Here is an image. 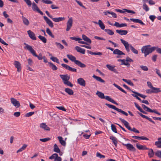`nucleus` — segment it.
<instances>
[{"label":"nucleus","instance_id":"1","mask_svg":"<svg viewBox=\"0 0 161 161\" xmlns=\"http://www.w3.org/2000/svg\"><path fill=\"white\" fill-rule=\"evenodd\" d=\"M67 56L71 61L74 62L75 64L80 67L81 68H85L86 67L85 64L82 63L80 61L78 60H76L75 57L72 55L67 54Z\"/></svg>","mask_w":161,"mask_h":161},{"label":"nucleus","instance_id":"2","mask_svg":"<svg viewBox=\"0 0 161 161\" xmlns=\"http://www.w3.org/2000/svg\"><path fill=\"white\" fill-rule=\"evenodd\" d=\"M155 47H152L151 48H148L147 46L143 47L141 49L142 52L145 54V56L146 57L150 53H151L155 50Z\"/></svg>","mask_w":161,"mask_h":161},{"label":"nucleus","instance_id":"3","mask_svg":"<svg viewBox=\"0 0 161 161\" xmlns=\"http://www.w3.org/2000/svg\"><path fill=\"white\" fill-rule=\"evenodd\" d=\"M121 43L123 44L125 47L126 50L127 52H129L130 51V48L132 47V46L129 44L128 42L123 39H120Z\"/></svg>","mask_w":161,"mask_h":161},{"label":"nucleus","instance_id":"4","mask_svg":"<svg viewBox=\"0 0 161 161\" xmlns=\"http://www.w3.org/2000/svg\"><path fill=\"white\" fill-rule=\"evenodd\" d=\"M123 10L124 11L122 10L119 9H115L114 10L117 12L122 13H124L125 12L130 13H132L133 14H135L136 13L135 12L132 10L127 9H123Z\"/></svg>","mask_w":161,"mask_h":161},{"label":"nucleus","instance_id":"5","mask_svg":"<svg viewBox=\"0 0 161 161\" xmlns=\"http://www.w3.org/2000/svg\"><path fill=\"white\" fill-rule=\"evenodd\" d=\"M73 24V19L72 17L70 18L67 23V28L66 31H69L71 27Z\"/></svg>","mask_w":161,"mask_h":161},{"label":"nucleus","instance_id":"6","mask_svg":"<svg viewBox=\"0 0 161 161\" xmlns=\"http://www.w3.org/2000/svg\"><path fill=\"white\" fill-rule=\"evenodd\" d=\"M11 103L16 107L18 108L19 107L20 104L19 102L17 100L13 97L10 98Z\"/></svg>","mask_w":161,"mask_h":161},{"label":"nucleus","instance_id":"7","mask_svg":"<svg viewBox=\"0 0 161 161\" xmlns=\"http://www.w3.org/2000/svg\"><path fill=\"white\" fill-rule=\"evenodd\" d=\"M32 9L34 11H37L42 15L43 14V13L39 9L37 5L34 2L32 3Z\"/></svg>","mask_w":161,"mask_h":161},{"label":"nucleus","instance_id":"8","mask_svg":"<svg viewBox=\"0 0 161 161\" xmlns=\"http://www.w3.org/2000/svg\"><path fill=\"white\" fill-rule=\"evenodd\" d=\"M122 144L124 146H126L127 148L129 150L132 151H136V150L135 148L133 147V146L132 144L130 143L125 144L123 143H122Z\"/></svg>","mask_w":161,"mask_h":161},{"label":"nucleus","instance_id":"9","mask_svg":"<svg viewBox=\"0 0 161 161\" xmlns=\"http://www.w3.org/2000/svg\"><path fill=\"white\" fill-rule=\"evenodd\" d=\"M60 78L62 79L64 83V82H66L69 80L70 78V77L67 75H59Z\"/></svg>","mask_w":161,"mask_h":161},{"label":"nucleus","instance_id":"10","mask_svg":"<svg viewBox=\"0 0 161 161\" xmlns=\"http://www.w3.org/2000/svg\"><path fill=\"white\" fill-rule=\"evenodd\" d=\"M27 33L29 37L32 40H36V38L35 36V33L32 32L31 31L29 30L27 31Z\"/></svg>","mask_w":161,"mask_h":161},{"label":"nucleus","instance_id":"11","mask_svg":"<svg viewBox=\"0 0 161 161\" xmlns=\"http://www.w3.org/2000/svg\"><path fill=\"white\" fill-rule=\"evenodd\" d=\"M31 53L33 56L37 57L39 60H42L43 58V56H42V54L41 53H39L38 55L36 54L34 50H32V51H31Z\"/></svg>","mask_w":161,"mask_h":161},{"label":"nucleus","instance_id":"12","mask_svg":"<svg viewBox=\"0 0 161 161\" xmlns=\"http://www.w3.org/2000/svg\"><path fill=\"white\" fill-rule=\"evenodd\" d=\"M14 65L15 67L17 69V71L18 72H19L21 71V67L20 63L17 61H15L14 62Z\"/></svg>","mask_w":161,"mask_h":161},{"label":"nucleus","instance_id":"13","mask_svg":"<svg viewBox=\"0 0 161 161\" xmlns=\"http://www.w3.org/2000/svg\"><path fill=\"white\" fill-rule=\"evenodd\" d=\"M115 66L112 65L110 64L106 65V67L108 69L116 73H118V72L117 70L114 68Z\"/></svg>","mask_w":161,"mask_h":161},{"label":"nucleus","instance_id":"14","mask_svg":"<svg viewBox=\"0 0 161 161\" xmlns=\"http://www.w3.org/2000/svg\"><path fill=\"white\" fill-rule=\"evenodd\" d=\"M43 18L45 20L47 24L49 26L53 28V25L52 21L47 16H44Z\"/></svg>","mask_w":161,"mask_h":161},{"label":"nucleus","instance_id":"15","mask_svg":"<svg viewBox=\"0 0 161 161\" xmlns=\"http://www.w3.org/2000/svg\"><path fill=\"white\" fill-rule=\"evenodd\" d=\"M77 82L78 84L83 86H85L86 85L85 81L83 78H80L78 79Z\"/></svg>","mask_w":161,"mask_h":161},{"label":"nucleus","instance_id":"16","mask_svg":"<svg viewBox=\"0 0 161 161\" xmlns=\"http://www.w3.org/2000/svg\"><path fill=\"white\" fill-rule=\"evenodd\" d=\"M116 31L120 35H125L128 33V31L125 30H116Z\"/></svg>","mask_w":161,"mask_h":161},{"label":"nucleus","instance_id":"17","mask_svg":"<svg viewBox=\"0 0 161 161\" xmlns=\"http://www.w3.org/2000/svg\"><path fill=\"white\" fill-rule=\"evenodd\" d=\"M75 49L76 50L77 52H79L82 54H85V50L84 49L82 48L79 46H76Z\"/></svg>","mask_w":161,"mask_h":161},{"label":"nucleus","instance_id":"18","mask_svg":"<svg viewBox=\"0 0 161 161\" xmlns=\"http://www.w3.org/2000/svg\"><path fill=\"white\" fill-rule=\"evenodd\" d=\"M130 20L134 22L139 23L142 25H145L144 23L141 20L138 19L131 18Z\"/></svg>","mask_w":161,"mask_h":161},{"label":"nucleus","instance_id":"19","mask_svg":"<svg viewBox=\"0 0 161 161\" xmlns=\"http://www.w3.org/2000/svg\"><path fill=\"white\" fill-rule=\"evenodd\" d=\"M113 53L118 55H125L124 53L118 49H115L113 51Z\"/></svg>","mask_w":161,"mask_h":161},{"label":"nucleus","instance_id":"20","mask_svg":"<svg viewBox=\"0 0 161 161\" xmlns=\"http://www.w3.org/2000/svg\"><path fill=\"white\" fill-rule=\"evenodd\" d=\"M40 127L44 130L49 131L50 130V128L46 125L45 123H42L40 124Z\"/></svg>","mask_w":161,"mask_h":161},{"label":"nucleus","instance_id":"21","mask_svg":"<svg viewBox=\"0 0 161 161\" xmlns=\"http://www.w3.org/2000/svg\"><path fill=\"white\" fill-rule=\"evenodd\" d=\"M138 114L142 117L148 120L150 122H151L155 124V122L153 121L152 120V119L148 117L145 115L143 114H142L141 113H139Z\"/></svg>","mask_w":161,"mask_h":161},{"label":"nucleus","instance_id":"22","mask_svg":"<svg viewBox=\"0 0 161 161\" xmlns=\"http://www.w3.org/2000/svg\"><path fill=\"white\" fill-rule=\"evenodd\" d=\"M53 21L56 22H58L61 21H62L64 20L65 18L64 17H59L56 18H53L52 17V18L51 19Z\"/></svg>","mask_w":161,"mask_h":161},{"label":"nucleus","instance_id":"23","mask_svg":"<svg viewBox=\"0 0 161 161\" xmlns=\"http://www.w3.org/2000/svg\"><path fill=\"white\" fill-rule=\"evenodd\" d=\"M82 38L85 41L87 42L89 44H91L92 43V41L88 37L86 36L85 35H82Z\"/></svg>","mask_w":161,"mask_h":161},{"label":"nucleus","instance_id":"24","mask_svg":"<svg viewBox=\"0 0 161 161\" xmlns=\"http://www.w3.org/2000/svg\"><path fill=\"white\" fill-rule=\"evenodd\" d=\"M92 77L97 81L101 83H104L105 82V81L102 79L100 77L96 76L94 75H93Z\"/></svg>","mask_w":161,"mask_h":161},{"label":"nucleus","instance_id":"25","mask_svg":"<svg viewBox=\"0 0 161 161\" xmlns=\"http://www.w3.org/2000/svg\"><path fill=\"white\" fill-rule=\"evenodd\" d=\"M96 95L100 98L101 99H105L106 96H105L104 94L101 92L97 91L96 93Z\"/></svg>","mask_w":161,"mask_h":161},{"label":"nucleus","instance_id":"26","mask_svg":"<svg viewBox=\"0 0 161 161\" xmlns=\"http://www.w3.org/2000/svg\"><path fill=\"white\" fill-rule=\"evenodd\" d=\"M103 13L105 15H108V14H110L112 15L113 17L114 18H117V15L116 14L113 12H110L109 11H107L103 12Z\"/></svg>","mask_w":161,"mask_h":161},{"label":"nucleus","instance_id":"27","mask_svg":"<svg viewBox=\"0 0 161 161\" xmlns=\"http://www.w3.org/2000/svg\"><path fill=\"white\" fill-rule=\"evenodd\" d=\"M58 138L59 140L60 143L63 146H65L66 145L65 141L63 140V138L62 136H58Z\"/></svg>","mask_w":161,"mask_h":161},{"label":"nucleus","instance_id":"28","mask_svg":"<svg viewBox=\"0 0 161 161\" xmlns=\"http://www.w3.org/2000/svg\"><path fill=\"white\" fill-rule=\"evenodd\" d=\"M106 99L116 105H118L117 103L115 102L113 99L110 97L109 96H106Z\"/></svg>","mask_w":161,"mask_h":161},{"label":"nucleus","instance_id":"29","mask_svg":"<svg viewBox=\"0 0 161 161\" xmlns=\"http://www.w3.org/2000/svg\"><path fill=\"white\" fill-rule=\"evenodd\" d=\"M110 139L112 140V142L114 144V145L116 146L117 143V138L113 136H110L109 137Z\"/></svg>","mask_w":161,"mask_h":161},{"label":"nucleus","instance_id":"30","mask_svg":"<svg viewBox=\"0 0 161 161\" xmlns=\"http://www.w3.org/2000/svg\"><path fill=\"white\" fill-rule=\"evenodd\" d=\"M87 52L88 53L91 55H98L99 56H101L102 55V53L100 52H93L87 50Z\"/></svg>","mask_w":161,"mask_h":161},{"label":"nucleus","instance_id":"31","mask_svg":"<svg viewBox=\"0 0 161 161\" xmlns=\"http://www.w3.org/2000/svg\"><path fill=\"white\" fill-rule=\"evenodd\" d=\"M98 25H99L101 29L103 30H104L105 26L101 20H99L98 21Z\"/></svg>","mask_w":161,"mask_h":161},{"label":"nucleus","instance_id":"32","mask_svg":"<svg viewBox=\"0 0 161 161\" xmlns=\"http://www.w3.org/2000/svg\"><path fill=\"white\" fill-rule=\"evenodd\" d=\"M65 91L69 95H73L74 94L73 91L69 88H66L65 89Z\"/></svg>","mask_w":161,"mask_h":161},{"label":"nucleus","instance_id":"33","mask_svg":"<svg viewBox=\"0 0 161 161\" xmlns=\"http://www.w3.org/2000/svg\"><path fill=\"white\" fill-rule=\"evenodd\" d=\"M119 120L124 124L125 127L127 128V127L129 126V123L128 122H127L124 119H123L121 118H119Z\"/></svg>","mask_w":161,"mask_h":161},{"label":"nucleus","instance_id":"34","mask_svg":"<svg viewBox=\"0 0 161 161\" xmlns=\"http://www.w3.org/2000/svg\"><path fill=\"white\" fill-rule=\"evenodd\" d=\"M152 89L153 93H158L161 92V90H160V88H156L153 87Z\"/></svg>","mask_w":161,"mask_h":161},{"label":"nucleus","instance_id":"35","mask_svg":"<svg viewBox=\"0 0 161 161\" xmlns=\"http://www.w3.org/2000/svg\"><path fill=\"white\" fill-rule=\"evenodd\" d=\"M48 64L49 65L50 67L53 70H56L58 69L57 67L54 65L53 63L51 62H49Z\"/></svg>","mask_w":161,"mask_h":161},{"label":"nucleus","instance_id":"36","mask_svg":"<svg viewBox=\"0 0 161 161\" xmlns=\"http://www.w3.org/2000/svg\"><path fill=\"white\" fill-rule=\"evenodd\" d=\"M105 105L107 106L108 107L114 109V110H116L117 111H118L119 109V108H116L115 106L111 104H109L108 103H106Z\"/></svg>","mask_w":161,"mask_h":161},{"label":"nucleus","instance_id":"37","mask_svg":"<svg viewBox=\"0 0 161 161\" xmlns=\"http://www.w3.org/2000/svg\"><path fill=\"white\" fill-rule=\"evenodd\" d=\"M53 151L57 153H59L60 152V150L56 144H55L53 146Z\"/></svg>","mask_w":161,"mask_h":161},{"label":"nucleus","instance_id":"38","mask_svg":"<svg viewBox=\"0 0 161 161\" xmlns=\"http://www.w3.org/2000/svg\"><path fill=\"white\" fill-rule=\"evenodd\" d=\"M22 18L24 24L26 25H28L29 23L28 19L23 16H22Z\"/></svg>","mask_w":161,"mask_h":161},{"label":"nucleus","instance_id":"39","mask_svg":"<svg viewBox=\"0 0 161 161\" xmlns=\"http://www.w3.org/2000/svg\"><path fill=\"white\" fill-rule=\"evenodd\" d=\"M24 44L25 45V48H26L28 50H29L31 53L32 51V50H33L34 49L32 48L31 46L28 45V44L25 43Z\"/></svg>","mask_w":161,"mask_h":161},{"label":"nucleus","instance_id":"40","mask_svg":"<svg viewBox=\"0 0 161 161\" xmlns=\"http://www.w3.org/2000/svg\"><path fill=\"white\" fill-rule=\"evenodd\" d=\"M132 92L134 93L137 94L139 97H140L142 98H143L144 99H145L146 98V97H147V96L146 95H143L142 94H140L139 93H138L137 92H135L134 91H132Z\"/></svg>","mask_w":161,"mask_h":161},{"label":"nucleus","instance_id":"41","mask_svg":"<svg viewBox=\"0 0 161 161\" xmlns=\"http://www.w3.org/2000/svg\"><path fill=\"white\" fill-rule=\"evenodd\" d=\"M154 152L153 150L152 149H149V151L148 152V155L150 158H152L153 157L154 155Z\"/></svg>","mask_w":161,"mask_h":161},{"label":"nucleus","instance_id":"42","mask_svg":"<svg viewBox=\"0 0 161 161\" xmlns=\"http://www.w3.org/2000/svg\"><path fill=\"white\" fill-rule=\"evenodd\" d=\"M104 31L109 35H113L114 34V32L111 30L108 29H105Z\"/></svg>","mask_w":161,"mask_h":161},{"label":"nucleus","instance_id":"43","mask_svg":"<svg viewBox=\"0 0 161 161\" xmlns=\"http://www.w3.org/2000/svg\"><path fill=\"white\" fill-rule=\"evenodd\" d=\"M38 38L41 40L44 43H46L47 42V39L44 36L39 35L38 36Z\"/></svg>","mask_w":161,"mask_h":161},{"label":"nucleus","instance_id":"44","mask_svg":"<svg viewBox=\"0 0 161 161\" xmlns=\"http://www.w3.org/2000/svg\"><path fill=\"white\" fill-rule=\"evenodd\" d=\"M121 64L126 65L128 67H129L130 66V64L127 62L126 59H122V60H121Z\"/></svg>","mask_w":161,"mask_h":161},{"label":"nucleus","instance_id":"45","mask_svg":"<svg viewBox=\"0 0 161 161\" xmlns=\"http://www.w3.org/2000/svg\"><path fill=\"white\" fill-rule=\"evenodd\" d=\"M27 146V145L25 144H24L21 148H20L19 149H18L17 151V153H18L19 152H22L26 148Z\"/></svg>","mask_w":161,"mask_h":161},{"label":"nucleus","instance_id":"46","mask_svg":"<svg viewBox=\"0 0 161 161\" xmlns=\"http://www.w3.org/2000/svg\"><path fill=\"white\" fill-rule=\"evenodd\" d=\"M50 59L53 62H55L58 64H59L60 63L57 57H52L50 58Z\"/></svg>","mask_w":161,"mask_h":161},{"label":"nucleus","instance_id":"47","mask_svg":"<svg viewBox=\"0 0 161 161\" xmlns=\"http://www.w3.org/2000/svg\"><path fill=\"white\" fill-rule=\"evenodd\" d=\"M46 32L52 37L54 38V36L52 34V32H51V31L50 30L49 28H47Z\"/></svg>","mask_w":161,"mask_h":161},{"label":"nucleus","instance_id":"48","mask_svg":"<svg viewBox=\"0 0 161 161\" xmlns=\"http://www.w3.org/2000/svg\"><path fill=\"white\" fill-rule=\"evenodd\" d=\"M143 8L144 10L146 12L148 11L149 10V8L148 6L146 5L145 3H144L143 5Z\"/></svg>","mask_w":161,"mask_h":161},{"label":"nucleus","instance_id":"49","mask_svg":"<svg viewBox=\"0 0 161 161\" xmlns=\"http://www.w3.org/2000/svg\"><path fill=\"white\" fill-rule=\"evenodd\" d=\"M55 44L59 48L62 49L64 48V47L59 43L56 42L55 43Z\"/></svg>","mask_w":161,"mask_h":161},{"label":"nucleus","instance_id":"50","mask_svg":"<svg viewBox=\"0 0 161 161\" xmlns=\"http://www.w3.org/2000/svg\"><path fill=\"white\" fill-rule=\"evenodd\" d=\"M111 130L113 131L115 133H117V129L116 128L115 126L112 124L111 125Z\"/></svg>","mask_w":161,"mask_h":161},{"label":"nucleus","instance_id":"51","mask_svg":"<svg viewBox=\"0 0 161 161\" xmlns=\"http://www.w3.org/2000/svg\"><path fill=\"white\" fill-rule=\"evenodd\" d=\"M58 154L57 153H54L49 157V159H54L55 160L56 158L58 157Z\"/></svg>","mask_w":161,"mask_h":161},{"label":"nucleus","instance_id":"52","mask_svg":"<svg viewBox=\"0 0 161 161\" xmlns=\"http://www.w3.org/2000/svg\"><path fill=\"white\" fill-rule=\"evenodd\" d=\"M42 2L47 4H50L53 3V2L49 0H42Z\"/></svg>","mask_w":161,"mask_h":161},{"label":"nucleus","instance_id":"53","mask_svg":"<svg viewBox=\"0 0 161 161\" xmlns=\"http://www.w3.org/2000/svg\"><path fill=\"white\" fill-rule=\"evenodd\" d=\"M142 106L144 109V110H146V111L150 112L151 109L148 108L144 104H142Z\"/></svg>","mask_w":161,"mask_h":161},{"label":"nucleus","instance_id":"54","mask_svg":"<svg viewBox=\"0 0 161 161\" xmlns=\"http://www.w3.org/2000/svg\"><path fill=\"white\" fill-rule=\"evenodd\" d=\"M130 50L132 52L135 54H138V51L135 49L132 46L131 47Z\"/></svg>","mask_w":161,"mask_h":161},{"label":"nucleus","instance_id":"55","mask_svg":"<svg viewBox=\"0 0 161 161\" xmlns=\"http://www.w3.org/2000/svg\"><path fill=\"white\" fill-rule=\"evenodd\" d=\"M96 156L99 157L100 158H105V156L104 155L101 154L99 152H97L96 153Z\"/></svg>","mask_w":161,"mask_h":161},{"label":"nucleus","instance_id":"56","mask_svg":"<svg viewBox=\"0 0 161 161\" xmlns=\"http://www.w3.org/2000/svg\"><path fill=\"white\" fill-rule=\"evenodd\" d=\"M140 67L141 69L144 71H147L148 70L147 67L146 66L141 65L140 66Z\"/></svg>","mask_w":161,"mask_h":161},{"label":"nucleus","instance_id":"57","mask_svg":"<svg viewBox=\"0 0 161 161\" xmlns=\"http://www.w3.org/2000/svg\"><path fill=\"white\" fill-rule=\"evenodd\" d=\"M64 84L70 87H73V84H72L70 81H69V80L67 81L66 82H64Z\"/></svg>","mask_w":161,"mask_h":161},{"label":"nucleus","instance_id":"58","mask_svg":"<svg viewBox=\"0 0 161 161\" xmlns=\"http://www.w3.org/2000/svg\"><path fill=\"white\" fill-rule=\"evenodd\" d=\"M34 114V112H30L26 113L25 114V116L26 117H30V116H32V115H33V114Z\"/></svg>","mask_w":161,"mask_h":161},{"label":"nucleus","instance_id":"59","mask_svg":"<svg viewBox=\"0 0 161 161\" xmlns=\"http://www.w3.org/2000/svg\"><path fill=\"white\" fill-rule=\"evenodd\" d=\"M50 139L49 138H42L40 139V140L42 142H46Z\"/></svg>","mask_w":161,"mask_h":161},{"label":"nucleus","instance_id":"60","mask_svg":"<svg viewBox=\"0 0 161 161\" xmlns=\"http://www.w3.org/2000/svg\"><path fill=\"white\" fill-rule=\"evenodd\" d=\"M75 1L78 3V4H79L80 6L82 7V8H85V9H86V7L83 5V4H82V3L78 1L77 0H75Z\"/></svg>","mask_w":161,"mask_h":161},{"label":"nucleus","instance_id":"61","mask_svg":"<svg viewBox=\"0 0 161 161\" xmlns=\"http://www.w3.org/2000/svg\"><path fill=\"white\" fill-rule=\"evenodd\" d=\"M70 39L75 40L76 41H79L82 40V39L81 38L77 37H71Z\"/></svg>","mask_w":161,"mask_h":161},{"label":"nucleus","instance_id":"62","mask_svg":"<svg viewBox=\"0 0 161 161\" xmlns=\"http://www.w3.org/2000/svg\"><path fill=\"white\" fill-rule=\"evenodd\" d=\"M155 47V50H156L157 52L161 54V48L158 47Z\"/></svg>","mask_w":161,"mask_h":161},{"label":"nucleus","instance_id":"63","mask_svg":"<svg viewBox=\"0 0 161 161\" xmlns=\"http://www.w3.org/2000/svg\"><path fill=\"white\" fill-rule=\"evenodd\" d=\"M149 18L152 22H153L154 19L156 18V17L154 15H151L149 16Z\"/></svg>","mask_w":161,"mask_h":161},{"label":"nucleus","instance_id":"64","mask_svg":"<svg viewBox=\"0 0 161 161\" xmlns=\"http://www.w3.org/2000/svg\"><path fill=\"white\" fill-rule=\"evenodd\" d=\"M155 155L157 157L159 158H161V151H158L155 153Z\"/></svg>","mask_w":161,"mask_h":161}]
</instances>
